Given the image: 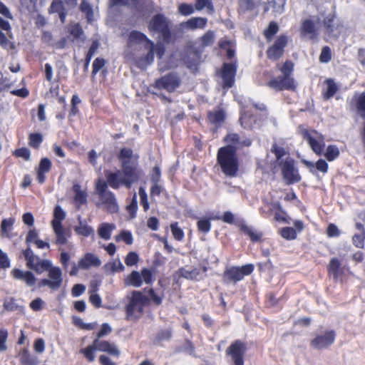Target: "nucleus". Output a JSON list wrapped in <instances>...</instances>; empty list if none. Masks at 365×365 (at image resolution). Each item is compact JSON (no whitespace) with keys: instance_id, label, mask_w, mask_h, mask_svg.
Listing matches in <instances>:
<instances>
[{"instance_id":"obj_1","label":"nucleus","mask_w":365,"mask_h":365,"mask_svg":"<svg viewBox=\"0 0 365 365\" xmlns=\"http://www.w3.org/2000/svg\"><path fill=\"white\" fill-rule=\"evenodd\" d=\"M117 159L120 163L123 176L119 177L121 171L106 173V181L98 180L95 186V191L100 200V204L106 206L110 213L118 211V207L114 193L108 190V186L118 190L122 185L130 189L132 185L139 182L143 175L139 165V155L133 153L129 147H123L117 154Z\"/></svg>"},{"instance_id":"obj_2","label":"nucleus","mask_w":365,"mask_h":365,"mask_svg":"<svg viewBox=\"0 0 365 365\" xmlns=\"http://www.w3.org/2000/svg\"><path fill=\"white\" fill-rule=\"evenodd\" d=\"M154 51L160 58L161 68H167L176 65L173 61H167L166 58L163 57L164 48L161 43H158L155 47L151 41L138 31H132L130 34L128 46L125 51V58L128 61L143 68L153 61Z\"/></svg>"},{"instance_id":"obj_3","label":"nucleus","mask_w":365,"mask_h":365,"mask_svg":"<svg viewBox=\"0 0 365 365\" xmlns=\"http://www.w3.org/2000/svg\"><path fill=\"white\" fill-rule=\"evenodd\" d=\"M22 254L26 260V266L36 274H41L48 272V278L41 279L38 282L39 288L47 286L52 291L59 289L63 283L62 271L59 267L52 265L49 259H40L34 254L30 247L23 250Z\"/></svg>"},{"instance_id":"obj_4","label":"nucleus","mask_w":365,"mask_h":365,"mask_svg":"<svg viewBox=\"0 0 365 365\" xmlns=\"http://www.w3.org/2000/svg\"><path fill=\"white\" fill-rule=\"evenodd\" d=\"M217 165H219L222 173L230 178L237 177L240 162L238 155L231 146L220 147L216 156Z\"/></svg>"},{"instance_id":"obj_5","label":"nucleus","mask_w":365,"mask_h":365,"mask_svg":"<svg viewBox=\"0 0 365 365\" xmlns=\"http://www.w3.org/2000/svg\"><path fill=\"white\" fill-rule=\"evenodd\" d=\"M150 299L142 292L133 291L129 303L126 304L125 311L126 319H138L141 317L144 307L149 304Z\"/></svg>"},{"instance_id":"obj_6","label":"nucleus","mask_w":365,"mask_h":365,"mask_svg":"<svg viewBox=\"0 0 365 365\" xmlns=\"http://www.w3.org/2000/svg\"><path fill=\"white\" fill-rule=\"evenodd\" d=\"M299 133L302 139L307 140L312 152L317 156L323 155L325 148V138L324 135L317 130H307L299 128Z\"/></svg>"},{"instance_id":"obj_7","label":"nucleus","mask_w":365,"mask_h":365,"mask_svg":"<svg viewBox=\"0 0 365 365\" xmlns=\"http://www.w3.org/2000/svg\"><path fill=\"white\" fill-rule=\"evenodd\" d=\"M252 264H247L242 267H227L222 274V280L225 284H236L242 281L245 276H250L254 271Z\"/></svg>"},{"instance_id":"obj_8","label":"nucleus","mask_w":365,"mask_h":365,"mask_svg":"<svg viewBox=\"0 0 365 365\" xmlns=\"http://www.w3.org/2000/svg\"><path fill=\"white\" fill-rule=\"evenodd\" d=\"M155 279L153 273L148 267L142 268L140 272L133 270L129 275L124 278V284L125 286L140 287L143 283L151 284Z\"/></svg>"},{"instance_id":"obj_9","label":"nucleus","mask_w":365,"mask_h":365,"mask_svg":"<svg viewBox=\"0 0 365 365\" xmlns=\"http://www.w3.org/2000/svg\"><path fill=\"white\" fill-rule=\"evenodd\" d=\"M247 351V345L240 339L235 340L225 351V354L230 356V365H244V357Z\"/></svg>"},{"instance_id":"obj_10","label":"nucleus","mask_w":365,"mask_h":365,"mask_svg":"<svg viewBox=\"0 0 365 365\" xmlns=\"http://www.w3.org/2000/svg\"><path fill=\"white\" fill-rule=\"evenodd\" d=\"M281 173L284 181L287 185H292L301 181V176L292 158H289L284 161H280Z\"/></svg>"},{"instance_id":"obj_11","label":"nucleus","mask_w":365,"mask_h":365,"mask_svg":"<svg viewBox=\"0 0 365 365\" xmlns=\"http://www.w3.org/2000/svg\"><path fill=\"white\" fill-rule=\"evenodd\" d=\"M336 333L334 330H327L324 334H317L310 341V346L315 349H327L334 343Z\"/></svg>"},{"instance_id":"obj_12","label":"nucleus","mask_w":365,"mask_h":365,"mask_svg":"<svg viewBox=\"0 0 365 365\" xmlns=\"http://www.w3.org/2000/svg\"><path fill=\"white\" fill-rule=\"evenodd\" d=\"M11 274L14 279L19 280L24 283L26 286L31 287L32 291L35 290L34 287L36 284L38 279L31 271H24L15 267L11 270Z\"/></svg>"},{"instance_id":"obj_13","label":"nucleus","mask_w":365,"mask_h":365,"mask_svg":"<svg viewBox=\"0 0 365 365\" xmlns=\"http://www.w3.org/2000/svg\"><path fill=\"white\" fill-rule=\"evenodd\" d=\"M150 31L160 34L166 38L169 36V22L167 19L160 14L154 16L149 24Z\"/></svg>"},{"instance_id":"obj_14","label":"nucleus","mask_w":365,"mask_h":365,"mask_svg":"<svg viewBox=\"0 0 365 365\" xmlns=\"http://www.w3.org/2000/svg\"><path fill=\"white\" fill-rule=\"evenodd\" d=\"M224 142L227 144L225 146L233 148L235 153L237 150L248 148L252 145L250 138H242L239 134L235 133H227L224 138Z\"/></svg>"},{"instance_id":"obj_15","label":"nucleus","mask_w":365,"mask_h":365,"mask_svg":"<svg viewBox=\"0 0 365 365\" xmlns=\"http://www.w3.org/2000/svg\"><path fill=\"white\" fill-rule=\"evenodd\" d=\"M237 70L236 63H225L220 71V76L222 80V88H230L235 81V76Z\"/></svg>"},{"instance_id":"obj_16","label":"nucleus","mask_w":365,"mask_h":365,"mask_svg":"<svg viewBox=\"0 0 365 365\" xmlns=\"http://www.w3.org/2000/svg\"><path fill=\"white\" fill-rule=\"evenodd\" d=\"M11 27L10 24L0 16V44L6 49L14 48L9 38H11Z\"/></svg>"},{"instance_id":"obj_17","label":"nucleus","mask_w":365,"mask_h":365,"mask_svg":"<svg viewBox=\"0 0 365 365\" xmlns=\"http://www.w3.org/2000/svg\"><path fill=\"white\" fill-rule=\"evenodd\" d=\"M180 85L178 78L175 75H168L157 80L155 83V88L158 90H174Z\"/></svg>"},{"instance_id":"obj_18","label":"nucleus","mask_w":365,"mask_h":365,"mask_svg":"<svg viewBox=\"0 0 365 365\" xmlns=\"http://www.w3.org/2000/svg\"><path fill=\"white\" fill-rule=\"evenodd\" d=\"M327 272L329 276H332L335 282H337L339 279L345 274V267L341 266V263L337 258H331L329 260L327 266Z\"/></svg>"},{"instance_id":"obj_19","label":"nucleus","mask_w":365,"mask_h":365,"mask_svg":"<svg viewBox=\"0 0 365 365\" xmlns=\"http://www.w3.org/2000/svg\"><path fill=\"white\" fill-rule=\"evenodd\" d=\"M287 43V38L286 36L279 37L274 44L267 50L268 58L272 60L278 59L282 55Z\"/></svg>"},{"instance_id":"obj_20","label":"nucleus","mask_w":365,"mask_h":365,"mask_svg":"<svg viewBox=\"0 0 365 365\" xmlns=\"http://www.w3.org/2000/svg\"><path fill=\"white\" fill-rule=\"evenodd\" d=\"M226 113L222 108H217L210 110L207 113V121L217 128L222 127L225 121Z\"/></svg>"},{"instance_id":"obj_21","label":"nucleus","mask_w":365,"mask_h":365,"mask_svg":"<svg viewBox=\"0 0 365 365\" xmlns=\"http://www.w3.org/2000/svg\"><path fill=\"white\" fill-rule=\"evenodd\" d=\"M51 165V162L48 158L44 157L41 159L38 168H36L38 183L43 184L46 180V173L50 172Z\"/></svg>"},{"instance_id":"obj_22","label":"nucleus","mask_w":365,"mask_h":365,"mask_svg":"<svg viewBox=\"0 0 365 365\" xmlns=\"http://www.w3.org/2000/svg\"><path fill=\"white\" fill-rule=\"evenodd\" d=\"M81 269H88L91 267H99L102 264L100 259L91 252H87L78 260Z\"/></svg>"},{"instance_id":"obj_23","label":"nucleus","mask_w":365,"mask_h":365,"mask_svg":"<svg viewBox=\"0 0 365 365\" xmlns=\"http://www.w3.org/2000/svg\"><path fill=\"white\" fill-rule=\"evenodd\" d=\"M95 344H96L98 351L108 353L112 356L118 358L120 355V351L118 350L115 344H112L107 341H100L95 339Z\"/></svg>"},{"instance_id":"obj_24","label":"nucleus","mask_w":365,"mask_h":365,"mask_svg":"<svg viewBox=\"0 0 365 365\" xmlns=\"http://www.w3.org/2000/svg\"><path fill=\"white\" fill-rule=\"evenodd\" d=\"M269 86L272 89L292 90L295 89V82L293 78L284 77L283 79L271 81Z\"/></svg>"},{"instance_id":"obj_25","label":"nucleus","mask_w":365,"mask_h":365,"mask_svg":"<svg viewBox=\"0 0 365 365\" xmlns=\"http://www.w3.org/2000/svg\"><path fill=\"white\" fill-rule=\"evenodd\" d=\"M269 205L271 207L270 211L274 212V218L275 221L289 223L287 213L283 210L279 202L275 201L271 202Z\"/></svg>"},{"instance_id":"obj_26","label":"nucleus","mask_w":365,"mask_h":365,"mask_svg":"<svg viewBox=\"0 0 365 365\" xmlns=\"http://www.w3.org/2000/svg\"><path fill=\"white\" fill-rule=\"evenodd\" d=\"M207 24V19L205 18L202 17H195L191 18L187 21L182 24V26L183 29H202Z\"/></svg>"},{"instance_id":"obj_27","label":"nucleus","mask_w":365,"mask_h":365,"mask_svg":"<svg viewBox=\"0 0 365 365\" xmlns=\"http://www.w3.org/2000/svg\"><path fill=\"white\" fill-rule=\"evenodd\" d=\"M238 228L240 230L250 237L252 242H261L262 237V232H256L251 230L247 225L244 222H240L237 224Z\"/></svg>"},{"instance_id":"obj_28","label":"nucleus","mask_w":365,"mask_h":365,"mask_svg":"<svg viewBox=\"0 0 365 365\" xmlns=\"http://www.w3.org/2000/svg\"><path fill=\"white\" fill-rule=\"evenodd\" d=\"M301 34L309 39L314 38L317 34L314 24L309 20L304 21L301 26Z\"/></svg>"},{"instance_id":"obj_29","label":"nucleus","mask_w":365,"mask_h":365,"mask_svg":"<svg viewBox=\"0 0 365 365\" xmlns=\"http://www.w3.org/2000/svg\"><path fill=\"white\" fill-rule=\"evenodd\" d=\"M50 12L57 13L58 14L61 21L62 23L64 22L66 16V11L65 10V8L63 7V2L61 0L53 1L50 7Z\"/></svg>"},{"instance_id":"obj_30","label":"nucleus","mask_w":365,"mask_h":365,"mask_svg":"<svg viewBox=\"0 0 365 365\" xmlns=\"http://www.w3.org/2000/svg\"><path fill=\"white\" fill-rule=\"evenodd\" d=\"M73 190L75 192L74 201L78 205H85L87 202V193L85 190L81 189V185L76 183L73 186Z\"/></svg>"},{"instance_id":"obj_31","label":"nucleus","mask_w":365,"mask_h":365,"mask_svg":"<svg viewBox=\"0 0 365 365\" xmlns=\"http://www.w3.org/2000/svg\"><path fill=\"white\" fill-rule=\"evenodd\" d=\"M180 276L190 280H199L200 279V269L197 267L192 268L191 269H186L181 267L180 269Z\"/></svg>"},{"instance_id":"obj_32","label":"nucleus","mask_w":365,"mask_h":365,"mask_svg":"<svg viewBox=\"0 0 365 365\" xmlns=\"http://www.w3.org/2000/svg\"><path fill=\"white\" fill-rule=\"evenodd\" d=\"M354 101L357 114L362 118H365V93L359 96H354Z\"/></svg>"},{"instance_id":"obj_33","label":"nucleus","mask_w":365,"mask_h":365,"mask_svg":"<svg viewBox=\"0 0 365 365\" xmlns=\"http://www.w3.org/2000/svg\"><path fill=\"white\" fill-rule=\"evenodd\" d=\"M104 269L106 272H108L110 274H114L116 272H122L125 269V267L122 264L120 259H115V260L108 262L104 265Z\"/></svg>"},{"instance_id":"obj_34","label":"nucleus","mask_w":365,"mask_h":365,"mask_svg":"<svg viewBox=\"0 0 365 365\" xmlns=\"http://www.w3.org/2000/svg\"><path fill=\"white\" fill-rule=\"evenodd\" d=\"M19 356L21 365H36V358L34 357L28 349H21Z\"/></svg>"},{"instance_id":"obj_35","label":"nucleus","mask_w":365,"mask_h":365,"mask_svg":"<svg viewBox=\"0 0 365 365\" xmlns=\"http://www.w3.org/2000/svg\"><path fill=\"white\" fill-rule=\"evenodd\" d=\"M114 228L112 224L103 223L99 225L98 229V234L100 237L105 240H108L111 237V232Z\"/></svg>"},{"instance_id":"obj_36","label":"nucleus","mask_w":365,"mask_h":365,"mask_svg":"<svg viewBox=\"0 0 365 365\" xmlns=\"http://www.w3.org/2000/svg\"><path fill=\"white\" fill-rule=\"evenodd\" d=\"M96 350H98V348L96 344H95V341H93V344H90L86 348L81 349L79 352L83 354L88 361L93 362L95 361V352Z\"/></svg>"},{"instance_id":"obj_37","label":"nucleus","mask_w":365,"mask_h":365,"mask_svg":"<svg viewBox=\"0 0 365 365\" xmlns=\"http://www.w3.org/2000/svg\"><path fill=\"white\" fill-rule=\"evenodd\" d=\"M302 163H304V164L309 168L315 166L317 170L320 173H327L328 171V164L326 160L322 158L319 159L315 165L313 163L307 160H304Z\"/></svg>"},{"instance_id":"obj_38","label":"nucleus","mask_w":365,"mask_h":365,"mask_svg":"<svg viewBox=\"0 0 365 365\" xmlns=\"http://www.w3.org/2000/svg\"><path fill=\"white\" fill-rule=\"evenodd\" d=\"M54 233L56 235V244L66 245L67 243V235L62 225L52 226Z\"/></svg>"},{"instance_id":"obj_39","label":"nucleus","mask_w":365,"mask_h":365,"mask_svg":"<svg viewBox=\"0 0 365 365\" xmlns=\"http://www.w3.org/2000/svg\"><path fill=\"white\" fill-rule=\"evenodd\" d=\"M327 160L332 162L339 156V150L335 145H329L324 154Z\"/></svg>"},{"instance_id":"obj_40","label":"nucleus","mask_w":365,"mask_h":365,"mask_svg":"<svg viewBox=\"0 0 365 365\" xmlns=\"http://www.w3.org/2000/svg\"><path fill=\"white\" fill-rule=\"evenodd\" d=\"M66 217V212H63L61 206L54 207V218L51 221V226L62 225L61 221Z\"/></svg>"},{"instance_id":"obj_41","label":"nucleus","mask_w":365,"mask_h":365,"mask_svg":"<svg viewBox=\"0 0 365 365\" xmlns=\"http://www.w3.org/2000/svg\"><path fill=\"white\" fill-rule=\"evenodd\" d=\"M195 9L197 11L205 9L206 12L210 14L214 12V8L210 0H197Z\"/></svg>"},{"instance_id":"obj_42","label":"nucleus","mask_w":365,"mask_h":365,"mask_svg":"<svg viewBox=\"0 0 365 365\" xmlns=\"http://www.w3.org/2000/svg\"><path fill=\"white\" fill-rule=\"evenodd\" d=\"M280 235L283 239L287 240H294L297 237L296 230L291 227H284L279 231Z\"/></svg>"},{"instance_id":"obj_43","label":"nucleus","mask_w":365,"mask_h":365,"mask_svg":"<svg viewBox=\"0 0 365 365\" xmlns=\"http://www.w3.org/2000/svg\"><path fill=\"white\" fill-rule=\"evenodd\" d=\"M170 231L174 240L178 242H181L185 237V232H183L182 229L178 226L177 222L170 224Z\"/></svg>"},{"instance_id":"obj_44","label":"nucleus","mask_w":365,"mask_h":365,"mask_svg":"<svg viewBox=\"0 0 365 365\" xmlns=\"http://www.w3.org/2000/svg\"><path fill=\"white\" fill-rule=\"evenodd\" d=\"M74 230L76 234L84 237H88L94 233L93 227L87 224H80L74 228Z\"/></svg>"},{"instance_id":"obj_45","label":"nucleus","mask_w":365,"mask_h":365,"mask_svg":"<svg viewBox=\"0 0 365 365\" xmlns=\"http://www.w3.org/2000/svg\"><path fill=\"white\" fill-rule=\"evenodd\" d=\"M43 137L38 133H32L29 137V144L30 147L34 148H38L42 143Z\"/></svg>"},{"instance_id":"obj_46","label":"nucleus","mask_w":365,"mask_h":365,"mask_svg":"<svg viewBox=\"0 0 365 365\" xmlns=\"http://www.w3.org/2000/svg\"><path fill=\"white\" fill-rule=\"evenodd\" d=\"M197 230L200 233H207L212 228V224L207 218L200 219L197 222Z\"/></svg>"},{"instance_id":"obj_47","label":"nucleus","mask_w":365,"mask_h":365,"mask_svg":"<svg viewBox=\"0 0 365 365\" xmlns=\"http://www.w3.org/2000/svg\"><path fill=\"white\" fill-rule=\"evenodd\" d=\"M13 155L16 158H22L24 160L28 161L31 158V151L28 148L21 147L15 149Z\"/></svg>"},{"instance_id":"obj_48","label":"nucleus","mask_w":365,"mask_h":365,"mask_svg":"<svg viewBox=\"0 0 365 365\" xmlns=\"http://www.w3.org/2000/svg\"><path fill=\"white\" fill-rule=\"evenodd\" d=\"M139 255L133 251L127 254L125 257L124 262L127 267H133L139 262Z\"/></svg>"},{"instance_id":"obj_49","label":"nucleus","mask_w":365,"mask_h":365,"mask_svg":"<svg viewBox=\"0 0 365 365\" xmlns=\"http://www.w3.org/2000/svg\"><path fill=\"white\" fill-rule=\"evenodd\" d=\"M365 241L364 233H355L352 237V242L355 247L364 249Z\"/></svg>"},{"instance_id":"obj_50","label":"nucleus","mask_w":365,"mask_h":365,"mask_svg":"<svg viewBox=\"0 0 365 365\" xmlns=\"http://www.w3.org/2000/svg\"><path fill=\"white\" fill-rule=\"evenodd\" d=\"M139 195L140 199V205L143 208V211L146 212L150 209V204L148 202V194L143 187H140L139 189Z\"/></svg>"},{"instance_id":"obj_51","label":"nucleus","mask_w":365,"mask_h":365,"mask_svg":"<svg viewBox=\"0 0 365 365\" xmlns=\"http://www.w3.org/2000/svg\"><path fill=\"white\" fill-rule=\"evenodd\" d=\"M271 152L274 155L275 158H277V160L279 162V163L280 161H282L281 158L287 154L284 148L279 146L276 143L272 144L271 147Z\"/></svg>"},{"instance_id":"obj_52","label":"nucleus","mask_w":365,"mask_h":365,"mask_svg":"<svg viewBox=\"0 0 365 365\" xmlns=\"http://www.w3.org/2000/svg\"><path fill=\"white\" fill-rule=\"evenodd\" d=\"M144 292L148 293L150 296L149 299L153 303V304H155V306H160L161 304L163 301V297L158 295V294L155 292L153 289L150 288L148 290L145 289Z\"/></svg>"},{"instance_id":"obj_53","label":"nucleus","mask_w":365,"mask_h":365,"mask_svg":"<svg viewBox=\"0 0 365 365\" xmlns=\"http://www.w3.org/2000/svg\"><path fill=\"white\" fill-rule=\"evenodd\" d=\"M254 7L255 4L252 0H240L238 9L240 13H245L253 9Z\"/></svg>"},{"instance_id":"obj_54","label":"nucleus","mask_w":365,"mask_h":365,"mask_svg":"<svg viewBox=\"0 0 365 365\" xmlns=\"http://www.w3.org/2000/svg\"><path fill=\"white\" fill-rule=\"evenodd\" d=\"M252 118V115L251 113L246 111H241L240 122L243 128H246L250 126Z\"/></svg>"},{"instance_id":"obj_55","label":"nucleus","mask_w":365,"mask_h":365,"mask_svg":"<svg viewBox=\"0 0 365 365\" xmlns=\"http://www.w3.org/2000/svg\"><path fill=\"white\" fill-rule=\"evenodd\" d=\"M215 39V34L212 31L206 32L200 38V42L202 46H207L212 43Z\"/></svg>"},{"instance_id":"obj_56","label":"nucleus","mask_w":365,"mask_h":365,"mask_svg":"<svg viewBox=\"0 0 365 365\" xmlns=\"http://www.w3.org/2000/svg\"><path fill=\"white\" fill-rule=\"evenodd\" d=\"M278 1H279V4H278L277 6L275 5V3L274 1H270L269 2V6L267 8H265L264 11H267L269 10V7H272L273 9V12L274 14L282 13V11H283V7L284 5L285 0H278Z\"/></svg>"},{"instance_id":"obj_57","label":"nucleus","mask_w":365,"mask_h":365,"mask_svg":"<svg viewBox=\"0 0 365 365\" xmlns=\"http://www.w3.org/2000/svg\"><path fill=\"white\" fill-rule=\"evenodd\" d=\"M278 26L275 23H270L267 29L264 31V36L268 40H271L272 36L277 32Z\"/></svg>"},{"instance_id":"obj_58","label":"nucleus","mask_w":365,"mask_h":365,"mask_svg":"<svg viewBox=\"0 0 365 365\" xmlns=\"http://www.w3.org/2000/svg\"><path fill=\"white\" fill-rule=\"evenodd\" d=\"M220 47L227 52V56L229 58H232L235 56V51L232 48L231 42L227 41H222L220 44Z\"/></svg>"},{"instance_id":"obj_59","label":"nucleus","mask_w":365,"mask_h":365,"mask_svg":"<svg viewBox=\"0 0 365 365\" xmlns=\"http://www.w3.org/2000/svg\"><path fill=\"white\" fill-rule=\"evenodd\" d=\"M194 8L190 4H181L178 6V12L184 16L190 15L194 12Z\"/></svg>"},{"instance_id":"obj_60","label":"nucleus","mask_w":365,"mask_h":365,"mask_svg":"<svg viewBox=\"0 0 365 365\" xmlns=\"http://www.w3.org/2000/svg\"><path fill=\"white\" fill-rule=\"evenodd\" d=\"M81 10L86 14L88 21H91L93 17V10L90 4L86 1L83 0L81 4Z\"/></svg>"},{"instance_id":"obj_61","label":"nucleus","mask_w":365,"mask_h":365,"mask_svg":"<svg viewBox=\"0 0 365 365\" xmlns=\"http://www.w3.org/2000/svg\"><path fill=\"white\" fill-rule=\"evenodd\" d=\"M38 232L36 230H35V229L30 230L27 234V236H26L25 242L26 244H28L29 245L31 243L38 240Z\"/></svg>"},{"instance_id":"obj_62","label":"nucleus","mask_w":365,"mask_h":365,"mask_svg":"<svg viewBox=\"0 0 365 365\" xmlns=\"http://www.w3.org/2000/svg\"><path fill=\"white\" fill-rule=\"evenodd\" d=\"M118 237H120L122 240L126 245H132L133 242V235L130 232L128 231H123L120 232V236L116 237V240H118Z\"/></svg>"},{"instance_id":"obj_63","label":"nucleus","mask_w":365,"mask_h":365,"mask_svg":"<svg viewBox=\"0 0 365 365\" xmlns=\"http://www.w3.org/2000/svg\"><path fill=\"white\" fill-rule=\"evenodd\" d=\"M137 207H137L136 196H135V195H134V196L132 198V200H131L130 205L126 207L127 211H128L130 215L132 217H134L135 216L136 211H137Z\"/></svg>"},{"instance_id":"obj_64","label":"nucleus","mask_w":365,"mask_h":365,"mask_svg":"<svg viewBox=\"0 0 365 365\" xmlns=\"http://www.w3.org/2000/svg\"><path fill=\"white\" fill-rule=\"evenodd\" d=\"M340 232L337 226L334 224H329L327 228V235L329 237H336L339 235Z\"/></svg>"}]
</instances>
